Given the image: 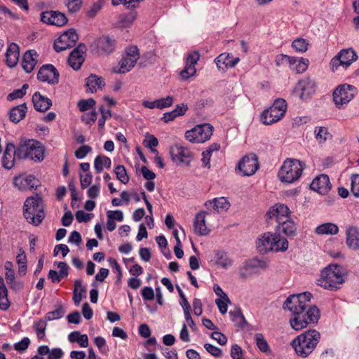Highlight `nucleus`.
<instances>
[{
  "mask_svg": "<svg viewBox=\"0 0 359 359\" xmlns=\"http://www.w3.org/2000/svg\"><path fill=\"white\" fill-rule=\"evenodd\" d=\"M312 294L304 292L290 295L283 304V309L292 313L290 323L296 331L302 330L309 325L316 324L320 318V311L316 306L308 307Z\"/></svg>",
  "mask_w": 359,
  "mask_h": 359,
  "instance_id": "f257e3e1",
  "label": "nucleus"
},
{
  "mask_svg": "<svg viewBox=\"0 0 359 359\" xmlns=\"http://www.w3.org/2000/svg\"><path fill=\"white\" fill-rule=\"evenodd\" d=\"M344 269L341 266L330 264L321 271L317 284L326 290H337L344 283Z\"/></svg>",
  "mask_w": 359,
  "mask_h": 359,
  "instance_id": "f03ea898",
  "label": "nucleus"
},
{
  "mask_svg": "<svg viewBox=\"0 0 359 359\" xmlns=\"http://www.w3.org/2000/svg\"><path fill=\"white\" fill-rule=\"evenodd\" d=\"M257 250L262 254L269 252H285L288 249V241L276 232H266L257 239Z\"/></svg>",
  "mask_w": 359,
  "mask_h": 359,
  "instance_id": "7ed1b4c3",
  "label": "nucleus"
},
{
  "mask_svg": "<svg viewBox=\"0 0 359 359\" xmlns=\"http://www.w3.org/2000/svg\"><path fill=\"white\" fill-rule=\"evenodd\" d=\"M320 339L318 331L309 330L294 338L291 345L299 356L306 358L315 350Z\"/></svg>",
  "mask_w": 359,
  "mask_h": 359,
  "instance_id": "20e7f679",
  "label": "nucleus"
},
{
  "mask_svg": "<svg viewBox=\"0 0 359 359\" xmlns=\"http://www.w3.org/2000/svg\"><path fill=\"white\" fill-rule=\"evenodd\" d=\"M23 215L26 221L39 226L45 217L44 206L42 198L39 196L28 197L23 205Z\"/></svg>",
  "mask_w": 359,
  "mask_h": 359,
  "instance_id": "39448f33",
  "label": "nucleus"
},
{
  "mask_svg": "<svg viewBox=\"0 0 359 359\" xmlns=\"http://www.w3.org/2000/svg\"><path fill=\"white\" fill-rule=\"evenodd\" d=\"M305 164L297 159L287 158L281 165L278 177L286 184H292L297 181L302 176Z\"/></svg>",
  "mask_w": 359,
  "mask_h": 359,
  "instance_id": "423d86ee",
  "label": "nucleus"
},
{
  "mask_svg": "<svg viewBox=\"0 0 359 359\" xmlns=\"http://www.w3.org/2000/svg\"><path fill=\"white\" fill-rule=\"evenodd\" d=\"M286 110V101L282 98L276 99L272 106L262 113L261 121L264 125H271L280 121L285 116Z\"/></svg>",
  "mask_w": 359,
  "mask_h": 359,
  "instance_id": "0eeeda50",
  "label": "nucleus"
},
{
  "mask_svg": "<svg viewBox=\"0 0 359 359\" xmlns=\"http://www.w3.org/2000/svg\"><path fill=\"white\" fill-rule=\"evenodd\" d=\"M212 132L213 127L210 123L199 124L187 130L185 137L193 143H203L210 139Z\"/></svg>",
  "mask_w": 359,
  "mask_h": 359,
  "instance_id": "6e6552de",
  "label": "nucleus"
},
{
  "mask_svg": "<svg viewBox=\"0 0 359 359\" xmlns=\"http://www.w3.org/2000/svg\"><path fill=\"white\" fill-rule=\"evenodd\" d=\"M139 58L140 53L137 46H133L127 48L118 65L114 67V72L117 74L128 72L135 66Z\"/></svg>",
  "mask_w": 359,
  "mask_h": 359,
  "instance_id": "1a4fd4ad",
  "label": "nucleus"
},
{
  "mask_svg": "<svg viewBox=\"0 0 359 359\" xmlns=\"http://www.w3.org/2000/svg\"><path fill=\"white\" fill-rule=\"evenodd\" d=\"M90 50L98 56H107L112 53L116 48V41L108 36H100L90 45Z\"/></svg>",
  "mask_w": 359,
  "mask_h": 359,
  "instance_id": "9d476101",
  "label": "nucleus"
},
{
  "mask_svg": "<svg viewBox=\"0 0 359 359\" xmlns=\"http://www.w3.org/2000/svg\"><path fill=\"white\" fill-rule=\"evenodd\" d=\"M356 88L346 83L338 86L333 93V100L338 108L346 105L355 95Z\"/></svg>",
  "mask_w": 359,
  "mask_h": 359,
  "instance_id": "9b49d317",
  "label": "nucleus"
},
{
  "mask_svg": "<svg viewBox=\"0 0 359 359\" xmlns=\"http://www.w3.org/2000/svg\"><path fill=\"white\" fill-rule=\"evenodd\" d=\"M79 36L74 29H69L61 34L54 43V49L59 53L75 46Z\"/></svg>",
  "mask_w": 359,
  "mask_h": 359,
  "instance_id": "f8f14e48",
  "label": "nucleus"
},
{
  "mask_svg": "<svg viewBox=\"0 0 359 359\" xmlns=\"http://www.w3.org/2000/svg\"><path fill=\"white\" fill-rule=\"evenodd\" d=\"M237 168L244 176L254 175L259 168L257 156L252 153L245 155L239 161Z\"/></svg>",
  "mask_w": 359,
  "mask_h": 359,
  "instance_id": "ddd939ff",
  "label": "nucleus"
},
{
  "mask_svg": "<svg viewBox=\"0 0 359 359\" xmlns=\"http://www.w3.org/2000/svg\"><path fill=\"white\" fill-rule=\"evenodd\" d=\"M290 211L288 207L282 203H276L271 206L266 214V218L269 223L274 220L277 224L290 217Z\"/></svg>",
  "mask_w": 359,
  "mask_h": 359,
  "instance_id": "4468645a",
  "label": "nucleus"
},
{
  "mask_svg": "<svg viewBox=\"0 0 359 359\" xmlns=\"http://www.w3.org/2000/svg\"><path fill=\"white\" fill-rule=\"evenodd\" d=\"M170 153L172 161L177 164H184L188 165L191 161V151L180 144H175L170 149Z\"/></svg>",
  "mask_w": 359,
  "mask_h": 359,
  "instance_id": "2eb2a0df",
  "label": "nucleus"
},
{
  "mask_svg": "<svg viewBox=\"0 0 359 359\" xmlns=\"http://www.w3.org/2000/svg\"><path fill=\"white\" fill-rule=\"evenodd\" d=\"M60 74L52 65H45L39 70L37 78L39 81L55 85L59 82Z\"/></svg>",
  "mask_w": 359,
  "mask_h": 359,
  "instance_id": "dca6fc26",
  "label": "nucleus"
},
{
  "mask_svg": "<svg viewBox=\"0 0 359 359\" xmlns=\"http://www.w3.org/2000/svg\"><path fill=\"white\" fill-rule=\"evenodd\" d=\"M315 91V82L309 78L302 79L294 88V93H297L302 100L308 99Z\"/></svg>",
  "mask_w": 359,
  "mask_h": 359,
  "instance_id": "f3484780",
  "label": "nucleus"
},
{
  "mask_svg": "<svg viewBox=\"0 0 359 359\" xmlns=\"http://www.w3.org/2000/svg\"><path fill=\"white\" fill-rule=\"evenodd\" d=\"M41 21L48 25L61 27L67 22V18L62 13L49 11L41 13Z\"/></svg>",
  "mask_w": 359,
  "mask_h": 359,
  "instance_id": "a211bd4d",
  "label": "nucleus"
},
{
  "mask_svg": "<svg viewBox=\"0 0 359 359\" xmlns=\"http://www.w3.org/2000/svg\"><path fill=\"white\" fill-rule=\"evenodd\" d=\"M311 189L321 195L327 194L331 189L332 185L327 175L322 174L316 177L311 182Z\"/></svg>",
  "mask_w": 359,
  "mask_h": 359,
  "instance_id": "6ab92c4d",
  "label": "nucleus"
},
{
  "mask_svg": "<svg viewBox=\"0 0 359 359\" xmlns=\"http://www.w3.org/2000/svg\"><path fill=\"white\" fill-rule=\"evenodd\" d=\"M85 45L80 43L74 50L70 53L68 58V63L71 67L74 70H78L81 68L82 64L85 60L84 53L86 52Z\"/></svg>",
  "mask_w": 359,
  "mask_h": 359,
  "instance_id": "aec40b11",
  "label": "nucleus"
},
{
  "mask_svg": "<svg viewBox=\"0 0 359 359\" xmlns=\"http://www.w3.org/2000/svg\"><path fill=\"white\" fill-rule=\"evenodd\" d=\"M14 185L18 189L25 191L36 188L38 180L31 175H20L14 178Z\"/></svg>",
  "mask_w": 359,
  "mask_h": 359,
  "instance_id": "412c9836",
  "label": "nucleus"
},
{
  "mask_svg": "<svg viewBox=\"0 0 359 359\" xmlns=\"http://www.w3.org/2000/svg\"><path fill=\"white\" fill-rule=\"evenodd\" d=\"M240 59L234 57L232 55L227 53L220 54L215 59V62L219 70L225 71L228 68L234 67L239 62Z\"/></svg>",
  "mask_w": 359,
  "mask_h": 359,
  "instance_id": "4be33fe9",
  "label": "nucleus"
},
{
  "mask_svg": "<svg viewBox=\"0 0 359 359\" xmlns=\"http://www.w3.org/2000/svg\"><path fill=\"white\" fill-rule=\"evenodd\" d=\"M276 232L279 235L283 233L289 238H293L297 233V225L289 217L277 224L276 226Z\"/></svg>",
  "mask_w": 359,
  "mask_h": 359,
  "instance_id": "5701e85b",
  "label": "nucleus"
},
{
  "mask_svg": "<svg viewBox=\"0 0 359 359\" xmlns=\"http://www.w3.org/2000/svg\"><path fill=\"white\" fill-rule=\"evenodd\" d=\"M346 243L348 248L353 250H359V228L348 226L346 229Z\"/></svg>",
  "mask_w": 359,
  "mask_h": 359,
  "instance_id": "b1692460",
  "label": "nucleus"
},
{
  "mask_svg": "<svg viewBox=\"0 0 359 359\" xmlns=\"http://www.w3.org/2000/svg\"><path fill=\"white\" fill-rule=\"evenodd\" d=\"M206 212L201 211L195 216L194 221V232L198 236H207L210 230L205 224Z\"/></svg>",
  "mask_w": 359,
  "mask_h": 359,
  "instance_id": "393cba45",
  "label": "nucleus"
},
{
  "mask_svg": "<svg viewBox=\"0 0 359 359\" xmlns=\"http://www.w3.org/2000/svg\"><path fill=\"white\" fill-rule=\"evenodd\" d=\"M39 55L34 50H29L25 53L22 60V67L27 73H30L34 69L38 62Z\"/></svg>",
  "mask_w": 359,
  "mask_h": 359,
  "instance_id": "a878e982",
  "label": "nucleus"
},
{
  "mask_svg": "<svg viewBox=\"0 0 359 359\" xmlns=\"http://www.w3.org/2000/svg\"><path fill=\"white\" fill-rule=\"evenodd\" d=\"M29 158L34 161H41L44 158V148L41 143L34 140H29Z\"/></svg>",
  "mask_w": 359,
  "mask_h": 359,
  "instance_id": "bb28decb",
  "label": "nucleus"
},
{
  "mask_svg": "<svg viewBox=\"0 0 359 359\" xmlns=\"http://www.w3.org/2000/svg\"><path fill=\"white\" fill-rule=\"evenodd\" d=\"M20 57V48L15 43H11L6 53V62L9 67H14L17 65Z\"/></svg>",
  "mask_w": 359,
  "mask_h": 359,
  "instance_id": "cd10ccee",
  "label": "nucleus"
},
{
  "mask_svg": "<svg viewBox=\"0 0 359 359\" xmlns=\"http://www.w3.org/2000/svg\"><path fill=\"white\" fill-rule=\"evenodd\" d=\"M14 150L15 145L13 143L8 142L6 144L2 157V164L6 169L10 170L15 165L16 156L15 155Z\"/></svg>",
  "mask_w": 359,
  "mask_h": 359,
  "instance_id": "c85d7f7f",
  "label": "nucleus"
},
{
  "mask_svg": "<svg viewBox=\"0 0 359 359\" xmlns=\"http://www.w3.org/2000/svg\"><path fill=\"white\" fill-rule=\"evenodd\" d=\"M34 109L39 111H46L52 105V101L47 97L43 96L40 93L36 92L32 96Z\"/></svg>",
  "mask_w": 359,
  "mask_h": 359,
  "instance_id": "c756f323",
  "label": "nucleus"
},
{
  "mask_svg": "<svg viewBox=\"0 0 359 359\" xmlns=\"http://www.w3.org/2000/svg\"><path fill=\"white\" fill-rule=\"evenodd\" d=\"M205 206L210 209L212 208L217 212L226 211L230 208V203L225 197L215 198L212 200L208 201L205 203Z\"/></svg>",
  "mask_w": 359,
  "mask_h": 359,
  "instance_id": "7c9ffc66",
  "label": "nucleus"
},
{
  "mask_svg": "<svg viewBox=\"0 0 359 359\" xmlns=\"http://www.w3.org/2000/svg\"><path fill=\"white\" fill-rule=\"evenodd\" d=\"M344 65V69H346L358 59L356 53L352 48L341 50L337 54Z\"/></svg>",
  "mask_w": 359,
  "mask_h": 359,
  "instance_id": "2f4dec72",
  "label": "nucleus"
},
{
  "mask_svg": "<svg viewBox=\"0 0 359 359\" xmlns=\"http://www.w3.org/2000/svg\"><path fill=\"white\" fill-rule=\"evenodd\" d=\"M86 92L93 93L104 86V82L102 78L95 74L90 75L86 79Z\"/></svg>",
  "mask_w": 359,
  "mask_h": 359,
  "instance_id": "473e14b6",
  "label": "nucleus"
},
{
  "mask_svg": "<svg viewBox=\"0 0 359 359\" xmlns=\"http://www.w3.org/2000/svg\"><path fill=\"white\" fill-rule=\"evenodd\" d=\"M27 107L25 103L13 107L9 113L10 120L15 123H19L23 119L27 114Z\"/></svg>",
  "mask_w": 359,
  "mask_h": 359,
  "instance_id": "72a5a7b5",
  "label": "nucleus"
},
{
  "mask_svg": "<svg viewBox=\"0 0 359 359\" xmlns=\"http://www.w3.org/2000/svg\"><path fill=\"white\" fill-rule=\"evenodd\" d=\"M317 235H337L339 233V227L336 224L326 222L317 226L315 229Z\"/></svg>",
  "mask_w": 359,
  "mask_h": 359,
  "instance_id": "f704fd0d",
  "label": "nucleus"
},
{
  "mask_svg": "<svg viewBox=\"0 0 359 359\" xmlns=\"http://www.w3.org/2000/svg\"><path fill=\"white\" fill-rule=\"evenodd\" d=\"M309 63V61L308 59L292 57L289 66L292 70L300 74L304 72L307 69Z\"/></svg>",
  "mask_w": 359,
  "mask_h": 359,
  "instance_id": "c9c22d12",
  "label": "nucleus"
},
{
  "mask_svg": "<svg viewBox=\"0 0 359 359\" xmlns=\"http://www.w3.org/2000/svg\"><path fill=\"white\" fill-rule=\"evenodd\" d=\"M215 262L217 265L223 269H227L233 264L232 259L227 252L224 251H216L215 252Z\"/></svg>",
  "mask_w": 359,
  "mask_h": 359,
  "instance_id": "e433bc0d",
  "label": "nucleus"
},
{
  "mask_svg": "<svg viewBox=\"0 0 359 359\" xmlns=\"http://www.w3.org/2000/svg\"><path fill=\"white\" fill-rule=\"evenodd\" d=\"M86 287L82 285L81 280L79 279L76 280L73 291V300L76 306L79 305L82 299L86 297Z\"/></svg>",
  "mask_w": 359,
  "mask_h": 359,
  "instance_id": "4c0bfd02",
  "label": "nucleus"
},
{
  "mask_svg": "<svg viewBox=\"0 0 359 359\" xmlns=\"http://www.w3.org/2000/svg\"><path fill=\"white\" fill-rule=\"evenodd\" d=\"M111 164V161L110 158L105 156H97L94 160V168L97 173L102 172L104 168H110Z\"/></svg>",
  "mask_w": 359,
  "mask_h": 359,
  "instance_id": "58836bf2",
  "label": "nucleus"
},
{
  "mask_svg": "<svg viewBox=\"0 0 359 359\" xmlns=\"http://www.w3.org/2000/svg\"><path fill=\"white\" fill-rule=\"evenodd\" d=\"M29 140L20 142L17 148L15 147L14 153L17 158L27 159L29 158Z\"/></svg>",
  "mask_w": 359,
  "mask_h": 359,
  "instance_id": "ea45409f",
  "label": "nucleus"
},
{
  "mask_svg": "<svg viewBox=\"0 0 359 359\" xmlns=\"http://www.w3.org/2000/svg\"><path fill=\"white\" fill-rule=\"evenodd\" d=\"M4 269L6 270L5 278L8 283V284L11 285L13 287V285L15 283V272L13 270V264L10 261H7L5 262Z\"/></svg>",
  "mask_w": 359,
  "mask_h": 359,
  "instance_id": "a19ab883",
  "label": "nucleus"
},
{
  "mask_svg": "<svg viewBox=\"0 0 359 359\" xmlns=\"http://www.w3.org/2000/svg\"><path fill=\"white\" fill-rule=\"evenodd\" d=\"M309 45L308 41L303 38H297L292 43V47L297 52L301 53H305L308 50Z\"/></svg>",
  "mask_w": 359,
  "mask_h": 359,
  "instance_id": "79ce46f5",
  "label": "nucleus"
},
{
  "mask_svg": "<svg viewBox=\"0 0 359 359\" xmlns=\"http://www.w3.org/2000/svg\"><path fill=\"white\" fill-rule=\"evenodd\" d=\"M46 327L47 323L43 319H40L39 321L34 323V329L38 339H42L45 337Z\"/></svg>",
  "mask_w": 359,
  "mask_h": 359,
  "instance_id": "37998d69",
  "label": "nucleus"
},
{
  "mask_svg": "<svg viewBox=\"0 0 359 359\" xmlns=\"http://www.w3.org/2000/svg\"><path fill=\"white\" fill-rule=\"evenodd\" d=\"M114 173L116 178L123 184H126L129 182V176L127 174L126 168L122 165H118L114 168Z\"/></svg>",
  "mask_w": 359,
  "mask_h": 359,
  "instance_id": "c03bdc74",
  "label": "nucleus"
},
{
  "mask_svg": "<svg viewBox=\"0 0 359 359\" xmlns=\"http://www.w3.org/2000/svg\"><path fill=\"white\" fill-rule=\"evenodd\" d=\"M63 2L69 13H76L81 9L83 0H63Z\"/></svg>",
  "mask_w": 359,
  "mask_h": 359,
  "instance_id": "a18cd8bd",
  "label": "nucleus"
},
{
  "mask_svg": "<svg viewBox=\"0 0 359 359\" xmlns=\"http://www.w3.org/2000/svg\"><path fill=\"white\" fill-rule=\"evenodd\" d=\"M256 266L253 259L246 262L239 270L240 276L243 278H246L250 273L254 272Z\"/></svg>",
  "mask_w": 359,
  "mask_h": 359,
  "instance_id": "49530a36",
  "label": "nucleus"
},
{
  "mask_svg": "<svg viewBox=\"0 0 359 359\" xmlns=\"http://www.w3.org/2000/svg\"><path fill=\"white\" fill-rule=\"evenodd\" d=\"M104 6L103 0H97L96 2L93 3L89 9L86 12V15L90 18H93L97 15L99 11Z\"/></svg>",
  "mask_w": 359,
  "mask_h": 359,
  "instance_id": "de8ad7c7",
  "label": "nucleus"
},
{
  "mask_svg": "<svg viewBox=\"0 0 359 359\" xmlns=\"http://www.w3.org/2000/svg\"><path fill=\"white\" fill-rule=\"evenodd\" d=\"M255 339L256 341V345L260 351L266 353L269 351V346L267 341L265 340L262 334H255Z\"/></svg>",
  "mask_w": 359,
  "mask_h": 359,
  "instance_id": "09e8293b",
  "label": "nucleus"
},
{
  "mask_svg": "<svg viewBox=\"0 0 359 359\" xmlns=\"http://www.w3.org/2000/svg\"><path fill=\"white\" fill-rule=\"evenodd\" d=\"M28 84L25 83L20 89H15L12 93L8 95L7 100L13 101L15 99L21 98L26 94V90L28 88Z\"/></svg>",
  "mask_w": 359,
  "mask_h": 359,
  "instance_id": "8fccbe9b",
  "label": "nucleus"
},
{
  "mask_svg": "<svg viewBox=\"0 0 359 359\" xmlns=\"http://www.w3.org/2000/svg\"><path fill=\"white\" fill-rule=\"evenodd\" d=\"M64 316V310L61 306L55 310L48 312L45 316L46 321H51L61 318Z\"/></svg>",
  "mask_w": 359,
  "mask_h": 359,
  "instance_id": "3c124183",
  "label": "nucleus"
},
{
  "mask_svg": "<svg viewBox=\"0 0 359 359\" xmlns=\"http://www.w3.org/2000/svg\"><path fill=\"white\" fill-rule=\"evenodd\" d=\"M314 133L316 140L320 142H325L331 137L327 129L325 127H316Z\"/></svg>",
  "mask_w": 359,
  "mask_h": 359,
  "instance_id": "603ef678",
  "label": "nucleus"
},
{
  "mask_svg": "<svg viewBox=\"0 0 359 359\" xmlns=\"http://www.w3.org/2000/svg\"><path fill=\"white\" fill-rule=\"evenodd\" d=\"M231 320L238 325H243L245 323V318L240 309L229 312Z\"/></svg>",
  "mask_w": 359,
  "mask_h": 359,
  "instance_id": "864d4df0",
  "label": "nucleus"
},
{
  "mask_svg": "<svg viewBox=\"0 0 359 359\" xmlns=\"http://www.w3.org/2000/svg\"><path fill=\"white\" fill-rule=\"evenodd\" d=\"M97 118V112L95 110H92L90 112L84 113L81 116V121L88 126H92L95 123Z\"/></svg>",
  "mask_w": 359,
  "mask_h": 359,
  "instance_id": "5fc2aeb1",
  "label": "nucleus"
},
{
  "mask_svg": "<svg viewBox=\"0 0 359 359\" xmlns=\"http://www.w3.org/2000/svg\"><path fill=\"white\" fill-rule=\"evenodd\" d=\"M158 139L152 135H149L144 140L145 147L150 149L151 152L156 154H158V151L155 149V147L158 146Z\"/></svg>",
  "mask_w": 359,
  "mask_h": 359,
  "instance_id": "6e6d98bb",
  "label": "nucleus"
},
{
  "mask_svg": "<svg viewBox=\"0 0 359 359\" xmlns=\"http://www.w3.org/2000/svg\"><path fill=\"white\" fill-rule=\"evenodd\" d=\"M230 303V299L227 295L224 298H218L215 300V304L218 307L219 312L222 314H225L227 312L228 304Z\"/></svg>",
  "mask_w": 359,
  "mask_h": 359,
  "instance_id": "4d7b16f0",
  "label": "nucleus"
},
{
  "mask_svg": "<svg viewBox=\"0 0 359 359\" xmlns=\"http://www.w3.org/2000/svg\"><path fill=\"white\" fill-rule=\"evenodd\" d=\"M95 104V101L93 98L81 100L78 102V107L81 111H86L93 108Z\"/></svg>",
  "mask_w": 359,
  "mask_h": 359,
  "instance_id": "13d9d810",
  "label": "nucleus"
},
{
  "mask_svg": "<svg viewBox=\"0 0 359 359\" xmlns=\"http://www.w3.org/2000/svg\"><path fill=\"white\" fill-rule=\"evenodd\" d=\"M196 72V67H191V66L186 65L184 68L180 72V75L182 80H187L190 77L194 76Z\"/></svg>",
  "mask_w": 359,
  "mask_h": 359,
  "instance_id": "bf43d9fd",
  "label": "nucleus"
},
{
  "mask_svg": "<svg viewBox=\"0 0 359 359\" xmlns=\"http://www.w3.org/2000/svg\"><path fill=\"white\" fill-rule=\"evenodd\" d=\"M141 295L145 301H151L154 299V291L151 287L145 286L141 290Z\"/></svg>",
  "mask_w": 359,
  "mask_h": 359,
  "instance_id": "052dcab7",
  "label": "nucleus"
},
{
  "mask_svg": "<svg viewBox=\"0 0 359 359\" xmlns=\"http://www.w3.org/2000/svg\"><path fill=\"white\" fill-rule=\"evenodd\" d=\"M174 99L172 96H167L157 100L158 109H163L172 105Z\"/></svg>",
  "mask_w": 359,
  "mask_h": 359,
  "instance_id": "680f3d73",
  "label": "nucleus"
},
{
  "mask_svg": "<svg viewBox=\"0 0 359 359\" xmlns=\"http://www.w3.org/2000/svg\"><path fill=\"white\" fill-rule=\"evenodd\" d=\"M92 151V148L88 145H83L76 150L74 154L76 158L83 159L88 154Z\"/></svg>",
  "mask_w": 359,
  "mask_h": 359,
  "instance_id": "e2e57ef3",
  "label": "nucleus"
},
{
  "mask_svg": "<svg viewBox=\"0 0 359 359\" xmlns=\"http://www.w3.org/2000/svg\"><path fill=\"white\" fill-rule=\"evenodd\" d=\"M199 58V53L196 51H193L187 55L186 65L191 66V67H195V65L197 64Z\"/></svg>",
  "mask_w": 359,
  "mask_h": 359,
  "instance_id": "0e129e2a",
  "label": "nucleus"
},
{
  "mask_svg": "<svg viewBox=\"0 0 359 359\" xmlns=\"http://www.w3.org/2000/svg\"><path fill=\"white\" fill-rule=\"evenodd\" d=\"M204 348L209 353L215 357H221L222 355V351L211 344H205Z\"/></svg>",
  "mask_w": 359,
  "mask_h": 359,
  "instance_id": "69168bd1",
  "label": "nucleus"
},
{
  "mask_svg": "<svg viewBox=\"0 0 359 359\" xmlns=\"http://www.w3.org/2000/svg\"><path fill=\"white\" fill-rule=\"evenodd\" d=\"M230 355L232 359H244L243 350L238 344L232 345Z\"/></svg>",
  "mask_w": 359,
  "mask_h": 359,
  "instance_id": "338daca9",
  "label": "nucleus"
},
{
  "mask_svg": "<svg viewBox=\"0 0 359 359\" xmlns=\"http://www.w3.org/2000/svg\"><path fill=\"white\" fill-rule=\"evenodd\" d=\"M351 191L355 197H359V175L351 177Z\"/></svg>",
  "mask_w": 359,
  "mask_h": 359,
  "instance_id": "774afa93",
  "label": "nucleus"
}]
</instances>
